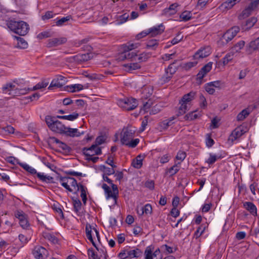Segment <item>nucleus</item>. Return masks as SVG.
Segmentation results:
<instances>
[{
    "instance_id": "obj_1",
    "label": "nucleus",
    "mask_w": 259,
    "mask_h": 259,
    "mask_svg": "<svg viewBox=\"0 0 259 259\" xmlns=\"http://www.w3.org/2000/svg\"><path fill=\"white\" fill-rule=\"evenodd\" d=\"M138 44L128 43V45H123L122 46L121 52L117 57V60L119 61H124L125 60H133L134 58L137 56V53L134 52L130 51L133 49L138 48Z\"/></svg>"
},
{
    "instance_id": "obj_2",
    "label": "nucleus",
    "mask_w": 259,
    "mask_h": 259,
    "mask_svg": "<svg viewBox=\"0 0 259 259\" xmlns=\"http://www.w3.org/2000/svg\"><path fill=\"white\" fill-rule=\"evenodd\" d=\"M8 27L11 31L19 35H26L29 30V25L23 21H16L11 20L7 23Z\"/></svg>"
},
{
    "instance_id": "obj_3",
    "label": "nucleus",
    "mask_w": 259,
    "mask_h": 259,
    "mask_svg": "<svg viewBox=\"0 0 259 259\" xmlns=\"http://www.w3.org/2000/svg\"><path fill=\"white\" fill-rule=\"evenodd\" d=\"M195 95V92H191L183 96L179 102L180 106L177 114V116L183 115L188 110V105H189L191 102L194 99Z\"/></svg>"
},
{
    "instance_id": "obj_4",
    "label": "nucleus",
    "mask_w": 259,
    "mask_h": 259,
    "mask_svg": "<svg viewBox=\"0 0 259 259\" xmlns=\"http://www.w3.org/2000/svg\"><path fill=\"white\" fill-rule=\"evenodd\" d=\"M117 104L124 110L130 111L135 109L138 105V101L134 98H124L119 99Z\"/></svg>"
},
{
    "instance_id": "obj_5",
    "label": "nucleus",
    "mask_w": 259,
    "mask_h": 259,
    "mask_svg": "<svg viewBox=\"0 0 259 259\" xmlns=\"http://www.w3.org/2000/svg\"><path fill=\"white\" fill-rule=\"evenodd\" d=\"M57 179L61 183V185L69 192H72L73 190L70 187L68 184V183L75 189H76L78 187L79 183H77L76 180L74 178L58 176Z\"/></svg>"
},
{
    "instance_id": "obj_6",
    "label": "nucleus",
    "mask_w": 259,
    "mask_h": 259,
    "mask_svg": "<svg viewBox=\"0 0 259 259\" xmlns=\"http://www.w3.org/2000/svg\"><path fill=\"white\" fill-rule=\"evenodd\" d=\"M153 248L152 246H148L146 248L144 252L145 259H162L159 248L156 249L154 252Z\"/></svg>"
},
{
    "instance_id": "obj_7",
    "label": "nucleus",
    "mask_w": 259,
    "mask_h": 259,
    "mask_svg": "<svg viewBox=\"0 0 259 259\" xmlns=\"http://www.w3.org/2000/svg\"><path fill=\"white\" fill-rule=\"evenodd\" d=\"M240 28L239 26H235L228 30L222 36V40H225L226 44L228 43L232 40V39L239 32Z\"/></svg>"
},
{
    "instance_id": "obj_8",
    "label": "nucleus",
    "mask_w": 259,
    "mask_h": 259,
    "mask_svg": "<svg viewBox=\"0 0 259 259\" xmlns=\"http://www.w3.org/2000/svg\"><path fill=\"white\" fill-rule=\"evenodd\" d=\"M15 216L19 220V224L22 228L26 229L29 227L27 215L22 210H18L16 211Z\"/></svg>"
},
{
    "instance_id": "obj_9",
    "label": "nucleus",
    "mask_w": 259,
    "mask_h": 259,
    "mask_svg": "<svg viewBox=\"0 0 259 259\" xmlns=\"http://www.w3.org/2000/svg\"><path fill=\"white\" fill-rule=\"evenodd\" d=\"M212 62H209L205 65L199 71L197 74V81L198 84H201L202 83V79L206 74L209 72L212 68Z\"/></svg>"
},
{
    "instance_id": "obj_10",
    "label": "nucleus",
    "mask_w": 259,
    "mask_h": 259,
    "mask_svg": "<svg viewBox=\"0 0 259 259\" xmlns=\"http://www.w3.org/2000/svg\"><path fill=\"white\" fill-rule=\"evenodd\" d=\"M92 229L94 230V231L96 233V235L97 238V239L99 241H100V235L97 229L95 228H92V226L89 224H87L85 226V233L87 238L92 242L93 245L96 247L97 249L98 248L96 245L95 242H94L93 240V238L92 237Z\"/></svg>"
},
{
    "instance_id": "obj_11",
    "label": "nucleus",
    "mask_w": 259,
    "mask_h": 259,
    "mask_svg": "<svg viewBox=\"0 0 259 259\" xmlns=\"http://www.w3.org/2000/svg\"><path fill=\"white\" fill-rule=\"evenodd\" d=\"M66 78L62 75H57L53 79L48 89L53 90L54 88H60L65 84Z\"/></svg>"
},
{
    "instance_id": "obj_12",
    "label": "nucleus",
    "mask_w": 259,
    "mask_h": 259,
    "mask_svg": "<svg viewBox=\"0 0 259 259\" xmlns=\"http://www.w3.org/2000/svg\"><path fill=\"white\" fill-rule=\"evenodd\" d=\"M92 57L93 55L91 53L79 54L70 57L69 59L71 62L81 63L90 60Z\"/></svg>"
},
{
    "instance_id": "obj_13",
    "label": "nucleus",
    "mask_w": 259,
    "mask_h": 259,
    "mask_svg": "<svg viewBox=\"0 0 259 259\" xmlns=\"http://www.w3.org/2000/svg\"><path fill=\"white\" fill-rule=\"evenodd\" d=\"M246 133V131L242 129L241 127H237L235 128L232 132L228 138V141L233 143L234 141L237 140L243 134Z\"/></svg>"
},
{
    "instance_id": "obj_14",
    "label": "nucleus",
    "mask_w": 259,
    "mask_h": 259,
    "mask_svg": "<svg viewBox=\"0 0 259 259\" xmlns=\"http://www.w3.org/2000/svg\"><path fill=\"white\" fill-rule=\"evenodd\" d=\"M33 254L36 259H44L48 255V251L42 246H36L33 251Z\"/></svg>"
},
{
    "instance_id": "obj_15",
    "label": "nucleus",
    "mask_w": 259,
    "mask_h": 259,
    "mask_svg": "<svg viewBox=\"0 0 259 259\" xmlns=\"http://www.w3.org/2000/svg\"><path fill=\"white\" fill-rule=\"evenodd\" d=\"M67 41V38L64 37L59 38H53L48 40L47 47L52 48L57 47L65 44Z\"/></svg>"
},
{
    "instance_id": "obj_16",
    "label": "nucleus",
    "mask_w": 259,
    "mask_h": 259,
    "mask_svg": "<svg viewBox=\"0 0 259 259\" xmlns=\"http://www.w3.org/2000/svg\"><path fill=\"white\" fill-rule=\"evenodd\" d=\"M134 133V131L128 129H126L124 131L121 138L122 144L126 145L133 137Z\"/></svg>"
},
{
    "instance_id": "obj_17",
    "label": "nucleus",
    "mask_w": 259,
    "mask_h": 259,
    "mask_svg": "<svg viewBox=\"0 0 259 259\" xmlns=\"http://www.w3.org/2000/svg\"><path fill=\"white\" fill-rule=\"evenodd\" d=\"M210 54V49L209 47H206L199 49L194 54V58L195 59L199 58H204L209 55Z\"/></svg>"
},
{
    "instance_id": "obj_18",
    "label": "nucleus",
    "mask_w": 259,
    "mask_h": 259,
    "mask_svg": "<svg viewBox=\"0 0 259 259\" xmlns=\"http://www.w3.org/2000/svg\"><path fill=\"white\" fill-rule=\"evenodd\" d=\"M259 49V37L254 40L251 41L246 47V51L251 54L254 51Z\"/></svg>"
},
{
    "instance_id": "obj_19",
    "label": "nucleus",
    "mask_w": 259,
    "mask_h": 259,
    "mask_svg": "<svg viewBox=\"0 0 259 259\" xmlns=\"http://www.w3.org/2000/svg\"><path fill=\"white\" fill-rule=\"evenodd\" d=\"M82 152L84 155L87 153H95L96 155H99L102 154L101 148L98 147L95 144L92 145L90 147H84L82 149Z\"/></svg>"
},
{
    "instance_id": "obj_20",
    "label": "nucleus",
    "mask_w": 259,
    "mask_h": 259,
    "mask_svg": "<svg viewBox=\"0 0 259 259\" xmlns=\"http://www.w3.org/2000/svg\"><path fill=\"white\" fill-rule=\"evenodd\" d=\"M50 140L51 142L55 143L58 144V147L66 153L70 152L71 148L66 144L61 142L55 137H50Z\"/></svg>"
},
{
    "instance_id": "obj_21",
    "label": "nucleus",
    "mask_w": 259,
    "mask_h": 259,
    "mask_svg": "<svg viewBox=\"0 0 259 259\" xmlns=\"http://www.w3.org/2000/svg\"><path fill=\"white\" fill-rule=\"evenodd\" d=\"M164 30V27L162 24L157 26L149 28L148 31L149 34L152 37H154L158 34H161Z\"/></svg>"
},
{
    "instance_id": "obj_22",
    "label": "nucleus",
    "mask_w": 259,
    "mask_h": 259,
    "mask_svg": "<svg viewBox=\"0 0 259 259\" xmlns=\"http://www.w3.org/2000/svg\"><path fill=\"white\" fill-rule=\"evenodd\" d=\"M66 127L60 121L56 120L51 130L56 133L64 134Z\"/></svg>"
},
{
    "instance_id": "obj_23",
    "label": "nucleus",
    "mask_w": 259,
    "mask_h": 259,
    "mask_svg": "<svg viewBox=\"0 0 259 259\" xmlns=\"http://www.w3.org/2000/svg\"><path fill=\"white\" fill-rule=\"evenodd\" d=\"M66 130H65L64 135H65L67 136L71 137H78L84 134L83 132L80 133L77 128H72L68 127H66Z\"/></svg>"
},
{
    "instance_id": "obj_24",
    "label": "nucleus",
    "mask_w": 259,
    "mask_h": 259,
    "mask_svg": "<svg viewBox=\"0 0 259 259\" xmlns=\"http://www.w3.org/2000/svg\"><path fill=\"white\" fill-rule=\"evenodd\" d=\"M243 207L252 215H257V208L252 202H245L243 203Z\"/></svg>"
},
{
    "instance_id": "obj_25",
    "label": "nucleus",
    "mask_w": 259,
    "mask_h": 259,
    "mask_svg": "<svg viewBox=\"0 0 259 259\" xmlns=\"http://www.w3.org/2000/svg\"><path fill=\"white\" fill-rule=\"evenodd\" d=\"M181 162L175 163L171 167L166 169L165 175H168L169 177H172L176 175L180 170V166Z\"/></svg>"
},
{
    "instance_id": "obj_26",
    "label": "nucleus",
    "mask_w": 259,
    "mask_h": 259,
    "mask_svg": "<svg viewBox=\"0 0 259 259\" xmlns=\"http://www.w3.org/2000/svg\"><path fill=\"white\" fill-rule=\"evenodd\" d=\"M255 9V8H254V7L251 6V4H250L249 6L246 8H245L242 12L241 14L239 16V19H242L248 17L251 14L252 12Z\"/></svg>"
},
{
    "instance_id": "obj_27",
    "label": "nucleus",
    "mask_w": 259,
    "mask_h": 259,
    "mask_svg": "<svg viewBox=\"0 0 259 259\" xmlns=\"http://www.w3.org/2000/svg\"><path fill=\"white\" fill-rule=\"evenodd\" d=\"M257 22V19L255 17H252L246 21L245 24L242 26V29L247 30L250 29Z\"/></svg>"
},
{
    "instance_id": "obj_28",
    "label": "nucleus",
    "mask_w": 259,
    "mask_h": 259,
    "mask_svg": "<svg viewBox=\"0 0 259 259\" xmlns=\"http://www.w3.org/2000/svg\"><path fill=\"white\" fill-rule=\"evenodd\" d=\"M178 6L179 5L177 3H174L170 5L168 8L164 9V13L166 15L175 14L177 12L176 9Z\"/></svg>"
},
{
    "instance_id": "obj_29",
    "label": "nucleus",
    "mask_w": 259,
    "mask_h": 259,
    "mask_svg": "<svg viewBox=\"0 0 259 259\" xmlns=\"http://www.w3.org/2000/svg\"><path fill=\"white\" fill-rule=\"evenodd\" d=\"M112 191H111V194H110V198H113L114 200V202L116 204L117 203V200L118 196V190L117 185L114 184L113 183L110 184Z\"/></svg>"
},
{
    "instance_id": "obj_30",
    "label": "nucleus",
    "mask_w": 259,
    "mask_h": 259,
    "mask_svg": "<svg viewBox=\"0 0 259 259\" xmlns=\"http://www.w3.org/2000/svg\"><path fill=\"white\" fill-rule=\"evenodd\" d=\"M142 253L141 250L138 248L133 250H127V256L129 257H139L142 256Z\"/></svg>"
},
{
    "instance_id": "obj_31",
    "label": "nucleus",
    "mask_w": 259,
    "mask_h": 259,
    "mask_svg": "<svg viewBox=\"0 0 259 259\" xmlns=\"http://www.w3.org/2000/svg\"><path fill=\"white\" fill-rule=\"evenodd\" d=\"M240 0H227L223 3L221 7L222 9H230Z\"/></svg>"
},
{
    "instance_id": "obj_32",
    "label": "nucleus",
    "mask_w": 259,
    "mask_h": 259,
    "mask_svg": "<svg viewBox=\"0 0 259 259\" xmlns=\"http://www.w3.org/2000/svg\"><path fill=\"white\" fill-rule=\"evenodd\" d=\"M73 204L74 211L76 213L77 215H80V210L81 209V202L80 200L78 199H73Z\"/></svg>"
},
{
    "instance_id": "obj_33",
    "label": "nucleus",
    "mask_w": 259,
    "mask_h": 259,
    "mask_svg": "<svg viewBox=\"0 0 259 259\" xmlns=\"http://www.w3.org/2000/svg\"><path fill=\"white\" fill-rule=\"evenodd\" d=\"M245 44L244 40H240L235 44L233 47L231 49V51L234 53L240 52V51L243 48Z\"/></svg>"
},
{
    "instance_id": "obj_34",
    "label": "nucleus",
    "mask_w": 259,
    "mask_h": 259,
    "mask_svg": "<svg viewBox=\"0 0 259 259\" xmlns=\"http://www.w3.org/2000/svg\"><path fill=\"white\" fill-rule=\"evenodd\" d=\"M42 236L45 239L50 241L53 244H56L58 243V240L57 238L52 234L48 232H43Z\"/></svg>"
},
{
    "instance_id": "obj_35",
    "label": "nucleus",
    "mask_w": 259,
    "mask_h": 259,
    "mask_svg": "<svg viewBox=\"0 0 259 259\" xmlns=\"http://www.w3.org/2000/svg\"><path fill=\"white\" fill-rule=\"evenodd\" d=\"M79 116L78 113L76 112H73V114L68 115H58L57 117L58 118L68 120L70 121H73L77 119Z\"/></svg>"
},
{
    "instance_id": "obj_36",
    "label": "nucleus",
    "mask_w": 259,
    "mask_h": 259,
    "mask_svg": "<svg viewBox=\"0 0 259 259\" xmlns=\"http://www.w3.org/2000/svg\"><path fill=\"white\" fill-rule=\"evenodd\" d=\"M127 71L131 72L133 70H137L141 68V66L138 63H133L123 65Z\"/></svg>"
},
{
    "instance_id": "obj_37",
    "label": "nucleus",
    "mask_w": 259,
    "mask_h": 259,
    "mask_svg": "<svg viewBox=\"0 0 259 259\" xmlns=\"http://www.w3.org/2000/svg\"><path fill=\"white\" fill-rule=\"evenodd\" d=\"M143 156L141 155H138L134 159L132 163V165L136 168H140L142 166Z\"/></svg>"
},
{
    "instance_id": "obj_38",
    "label": "nucleus",
    "mask_w": 259,
    "mask_h": 259,
    "mask_svg": "<svg viewBox=\"0 0 259 259\" xmlns=\"http://www.w3.org/2000/svg\"><path fill=\"white\" fill-rule=\"evenodd\" d=\"M223 158L221 155H215L212 153L209 154V157L206 160V162L209 165L213 164L218 159Z\"/></svg>"
},
{
    "instance_id": "obj_39",
    "label": "nucleus",
    "mask_w": 259,
    "mask_h": 259,
    "mask_svg": "<svg viewBox=\"0 0 259 259\" xmlns=\"http://www.w3.org/2000/svg\"><path fill=\"white\" fill-rule=\"evenodd\" d=\"M15 38L17 40V48L20 49H26L28 47V44L25 40L19 36H15Z\"/></svg>"
},
{
    "instance_id": "obj_40",
    "label": "nucleus",
    "mask_w": 259,
    "mask_h": 259,
    "mask_svg": "<svg viewBox=\"0 0 259 259\" xmlns=\"http://www.w3.org/2000/svg\"><path fill=\"white\" fill-rule=\"evenodd\" d=\"M153 89L151 86H147L142 91L143 97L146 99L150 97L153 94Z\"/></svg>"
},
{
    "instance_id": "obj_41",
    "label": "nucleus",
    "mask_w": 259,
    "mask_h": 259,
    "mask_svg": "<svg viewBox=\"0 0 259 259\" xmlns=\"http://www.w3.org/2000/svg\"><path fill=\"white\" fill-rule=\"evenodd\" d=\"M158 45L157 40L150 39L148 40L146 44V48L151 49L152 50H155Z\"/></svg>"
},
{
    "instance_id": "obj_42",
    "label": "nucleus",
    "mask_w": 259,
    "mask_h": 259,
    "mask_svg": "<svg viewBox=\"0 0 259 259\" xmlns=\"http://www.w3.org/2000/svg\"><path fill=\"white\" fill-rule=\"evenodd\" d=\"M200 116V113H197L196 111H193L186 114L184 116V119L186 120H192L198 118Z\"/></svg>"
},
{
    "instance_id": "obj_43",
    "label": "nucleus",
    "mask_w": 259,
    "mask_h": 259,
    "mask_svg": "<svg viewBox=\"0 0 259 259\" xmlns=\"http://www.w3.org/2000/svg\"><path fill=\"white\" fill-rule=\"evenodd\" d=\"M57 116L52 117L50 115H47L46 116L45 120L48 126V127L51 130L52 127L54 125L55 121H56Z\"/></svg>"
},
{
    "instance_id": "obj_44",
    "label": "nucleus",
    "mask_w": 259,
    "mask_h": 259,
    "mask_svg": "<svg viewBox=\"0 0 259 259\" xmlns=\"http://www.w3.org/2000/svg\"><path fill=\"white\" fill-rule=\"evenodd\" d=\"M15 87V85L12 83H8L2 88V92L4 94H7L9 92L12 91Z\"/></svg>"
},
{
    "instance_id": "obj_45",
    "label": "nucleus",
    "mask_w": 259,
    "mask_h": 259,
    "mask_svg": "<svg viewBox=\"0 0 259 259\" xmlns=\"http://www.w3.org/2000/svg\"><path fill=\"white\" fill-rule=\"evenodd\" d=\"M129 18V15L128 13H125L120 16H119L117 20L116 24L117 25L121 24L125 22Z\"/></svg>"
},
{
    "instance_id": "obj_46",
    "label": "nucleus",
    "mask_w": 259,
    "mask_h": 259,
    "mask_svg": "<svg viewBox=\"0 0 259 259\" xmlns=\"http://www.w3.org/2000/svg\"><path fill=\"white\" fill-rule=\"evenodd\" d=\"M20 165L22 167H23L25 170L27 172H29L30 174L34 175L35 174H37V171L35 169L29 166V165L25 163L20 164Z\"/></svg>"
},
{
    "instance_id": "obj_47",
    "label": "nucleus",
    "mask_w": 259,
    "mask_h": 259,
    "mask_svg": "<svg viewBox=\"0 0 259 259\" xmlns=\"http://www.w3.org/2000/svg\"><path fill=\"white\" fill-rule=\"evenodd\" d=\"M68 88H69V91L71 92H74L82 90L83 89V85L81 84H74L68 86Z\"/></svg>"
},
{
    "instance_id": "obj_48",
    "label": "nucleus",
    "mask_w": 259,
    "mask_h": 259,
    "mask_svg": "<svg viewBox=\"0 0 259 259\" xmlns=\"http://www.w3.org/2000/svg\"><path fill=\"white\" fill-rule=\"evenodd\" d=\"M141 213L140 215L143 214L144 213L146 214H151L152 211V208L150 204H146L144 207L141 208Z\"/></svg>"
},
{
    "instance_id": "obj_49",
    "label": "nucleus",
    "mask_w": 259,
    "mask_h": 259,
    "mask_svg": "<svg viewBox=\"0 0 259 259\" xmlns=\"http://www.w3.org/2000/svg\"><path fill=\"white\" fill-rule=\"evenodd\" d=\"M233 55L234 53L232 51L226 55V56L223 59V63L224 65H226L233 59Z\"/></svg>"
},
{
    "instance_id": "obj_50",
    "label": "nucleus",
    "mask_w": 259,
    "mask_h": 259,
    "mask_svg": "<svg viewBox=\"0 0 259 259\" xmlns=\"http://www.w3.org/2000/svg\"><path fill=\"white\" fill-rule=\"evenodd\" d=\"M180 17L182 20L187 21L191 19L192 17V14L190 12L185 11L181 14Z\"/></svg>"
},
{
    "instance_id": "obj_51",
    "label": "nucleus",
    "mask_w": 259,
    "mask_h": 259,
    "mask_svg": "<svg viewBox=\"0 0 259 259\" xmlns=\"http://www.w3.org/2000/svg\"><path fill=\"white\" fill-rule=\"evenodd\" d=\"M249 113L246 109L243 110L237 116V119L238 121L244 120L247 116L249 115Z\"/></svg>"
},
{
    "instance_id": "obj_52",
    "label": "nucleus",
    "mask_w": 259,
    "mask_h": 259,
    "mask_svg": "<svg viewBox=\"0 0 259 259\" xmlns=\"http://www.w3.org/2000/svg\"><path fill=\"white\" fill-rule=\"evenodd\" d=\"M95 153H87L85 154V156L87 157L85 160L88 161H91L93 163H96L99 160V158L98 157H93Z\"/></svg>"
},
{
    "instance_id": "obj_53",
    "label": "nucleus",
    "mask_w": 259,
    "mask_h": 259,
    "mask_svg": "<svg viewBox=\"0 0 259 259\" xmlns=\"http://www.w3.org/2000/svg\"><path fill=\"white\" fill-rule=\"evenodd\" d=\"M172 120L173 119L164 120L160 123V126L163 129H166L174 123Z\"/></svg>"
},
{
    "instance_id": "obj_54",
    "label": "nucleus",
    "mask_w": 259,
    "mask_h": 259,
    "mask_svg": "<svg viewBox=\"0 0 259 259\" xmlns=\"http://www.w3.org/2000/svg\"><path fill=\"white\" fill-rule=\"evenodd\" d=\"M176 61H175L172 63L170 64L167 67V69H165L168 73L171 75L172 76L175 73V72L177 70V67L174 66V64H175Z\"/></svg>"
},
{
    "instance_id": "obj_55",
    "label": "nucleus",
    "mask_w": 259,
    "mask_h": 259,
    "mask_svg": "<svg viewBox=\"0 0 259 259\" xmlns=\"http://www.w3.org/2000/svg\"><path fill=\"white\" fill-rule=\"evenodd\" d=\"M172 76L170 75L166 70L165 71V74L161 78V81L162 83H165L168 82L172 78Z\"/></svg>"
},
{
    "instance_id": "obj_56",
    "label": "nucleus",
    "mask_w": 259,
    "mask_h": 259,
    "mask_svg": "<svg viewBox=\"0 0 259 259\" xmlns=\"http://www.w3.org/2000/svg\"><path fill=\"white\" fill-rule=\"evenodd\" d=\"M102 188L105 191L106 199H109L110 198V194H111L110 188L105 183L103 184Z\"/></svg>"
},
{
    "instance_id": "obj_57",
    "label": "nucleus",
    "mask_w": 259,
    "mask_h": 259,
    "mask_svg": "<svg viewBox=\"0 0 259 259\" xmlns=\"http://www.w3.org/2000/svg\"><path fill=\"white\" fill-rule=\"evenodd\" d=\"M71 18V16H67L65 17H63L56 22L57 26H61L63 25L65 22L69 21Z\"/></svg>"
},
{
    "instance_id": "obj_58",
    "label": "nucleus",
    "mask_w": 259,
    "mask_h": 259,
    "mask_svg": "<svg viewBox=\"0 0 259 259\" xmlns=\"http://www.w3.org/2000/svg\"><path fill=\"white\" fill-rule=\"evenodd\" d=\"M205 228V227L202 226L199 227L194 233V237L196 238H199L203 233Z\"/></svg>"
},
{
    "instance_id": "obj_59",
    "label": "nucleus",
    "mask_w": 259,
    "mask_h": 259,
    "mask_svg": "<svg viewBox=\"0 0 259 259\" xmlns=\"http://www.w3.org/2000/svg\"><path fill=\"white\" fill-rule=\"evenodd\" d=\"M88 254L90 259H100L93 248H90L88 250Z\"/></svg>"
},
{
    "instance_id": "obj_60",
    "label": "nucleus",
    "mask_w": 259,
    "mask_h": 259,
    "mask_svg": "<svg viewBox=\"0 0 259 259\" xmlns=\"http://www.w3.org/2000/svg\"><path fill=\"white\" fill-rule=\"evenodd\" d=\"M150 57V54L146 53L141 54L138 57L137 60L139 62H145Z\"/></svg>"
},
{
    "instance_id": "obj_61",
    "label": "nucleus",
    "mask_w": 259,
    "mask_h": 259,
    "mask_svg": "<svg viewBox=\"0 0 259 259\" xmlns=\"http://www.w3.org/2000/svg\"><path fill=\"white\" fill-rule=\"evenodd\" d=\"M186 157V153L185 152L183 151H179L177 154V156L176 157V158L177 160H179L181 161L180 162L183 161Z\"/></svg>"
},
{
    "instance_id": "obj_62",
    "label": "nucleus",
    "mask_w": 259,
    "mask_h": 259,
    "mask_svg": "<svg viewBox=\"0 0 259 259\" xmlns=\"http://www.w3.org/2000/svg\"><path fill=\"white\" fill-rule=\"evenodd\" d=\"M205 91L210 95H213L215 92V89L212 87L210 83H207L205 85Z\"/></svg>"
},
{
    "instance_id": "obj_63",
    "label": "nucleus",
    "mask_w": 259,
    "mask_h": 259,
    "mask_svg": "<svg viewBox=\"0 0 259 259\" xmlns=\"http://www.w3.org/2000/svg\"><path fill=\"white\" fill-rule=\"evenodd\" d=\"M183 38V36L181 35V33H179L177 35L174 37L171 41L172 45H174L178 44L181 41Z\"/></svg>"
},
{
    "instance_id": "obj_64",
    "label": "nucleus",
    "mask_w": 259,
    "mask_h": 259,
    "mask_svg": "<svg viewBox=\"0 0 259 259\" xmlns=\"http://www.w3.org/2000/svg\"><path fill=\"white\" fill-rule=\"evenodd\" d=\"M52 36H53V34L51 32H49V31H44V32H42L40 33H39L37 37L39 38V39H42L44 38L50 37Z\"/></svg>"
}]
</instances>
